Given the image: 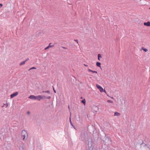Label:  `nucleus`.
<instances>
[{"label":"nucleus","mask_w":150,"mask_h":150,"mask_svg":"<svg viewBox=\"0 0 150 150\" xmlns=\"http://www.w3.org/2000/svg\"><path fill=\"white\" fill-rule=\"evenodd\" d=\"M74 41L76 42L77 43H78V42L77 40H74Z\"/></svg>","instance_id":"23"},{"label":"nucleus","mask_w":150,"mask_h":150,"mask_svg":"<svg viewBox=\"0 0 150 150\" xmlns=\"http://www.w3.org/2000/svg\"><path fill=\"white\" fill-rule=\"evenodd\" d=\"M98 59L99 60H100V58H101V55L100 54H98Z\"/></svg>","instance_id":"15"},{"label":"nucleus","mask_w":150,"mask_h":150,"mask_svg":"<svg viewBox=\"0 0 150 150\" xmlns=\"http://www.w3.org/2000/svg\"><path fill=\"white\" fill-rule=\"evenodd\" d=\"M68 108H69V109L70 110V107H69V105H68Z\"/></svg>","instance_id":"31"},{"label":"nucleus","mask_w":150,"mask_h":150,"mask_svg":"<svg viewBox=\"0 0 150 150\" xmlns=\"http://www.w3.org/2000/svg\"><path fill=\"white\" fill-rule=\"evenodd\" d=\"M22 137H23V140L25 141L28 138V134L27 132L25 130H23L21 132Z\"/></svg>","instance_id":"2"},{"label":"nucleus","mask_w":150,"mask_h":150,"mask_svg":"<svg viewBox=\"0 0 150 150\" xmlns=\"http://www.w3.org/2000/svg\"><path fill=\"white\" fill-rule=\"evenodd\" d=\"M30 113V112H29V111H28V112H27V113H28V114H29V113Z\"/></svg>","instance_id":"28"},{"label":"nucleus","mask_w":150,"mask_h":150,"mask_svg":"<svg viewBox=\"0 0 150 150\" xmlns=\"http://www.w3.org/2000/svg\"><path fill=\"white\" fill-rule=\"evenodd\" d=\"M44 98L47 99H50L51 98V97L50 96H49L48 97H46L45 96V97H44Z\"/></svg>","instance_id":"18"},{"label":"nucleus","mask_w":150,"mask_h":150,"mask_svg":"<svg viewBox=\"0 0 150 150\" xmlns=\"http://www.w3.org/2000/svg\"><path fill=\"white\" fill-rule=\"evenodd\" d=\"M24 144L23 143H22V145L20 146L19 148V150H24Z\"/></svg>","instance_id":"8"},{"label":"nucleus","mask_w":150,"mask_h":150,"mask_svg":"<svg viewBox=\"0 0 150 150\" xmlns=\"http://www.w3.org/2000/svg\"><path fill=\"white\" fill-rule=\"evenodd\" d=\"M3 6V5L1 4H0V8H1Z\"/></svg>","instance_id":"24"},{"label":"nucleus","mask_w":150,"mask_h":150,"mask_svg":"<svg viewBox=\"0 0 150 150\" xmlns=\"http://www.w3.org/2000/svg\"><path fill=\"white\" fill-rule=\"evenodd\" d=\"M149 9L150 10V7L149 8Z\"/></svg>","instance_id":"33"},{"label":"nucleus","mask_w":150,"mask_h":150,"mask_svg":"<svg viewBox=\"0 0 150 150\" xmlns=\"http://www.w3.org/2000/svg\"><path fill=\"white\" fill-rule=\"evenodd\" d=\"M120 113L117 112H115L114 113V115L116 116H119L120 115Z\"/></svg>","instance_id":"13"},{"label":"nucleus","mask_w":150,"mask_h":150,"mask_svg":"<svg viewBox=\"0 0 150 150\" xmlns=\"http://www.w3.org/2000/svg\"><path fill=\"white\" fill-rule=\"evenodd\" d=\"M44 96L38 95V96H36V100H38L40 101L41 99H42L43 98H44Z\"/></svg>","instance_id":"4"},{"label":"nucleus","mask_w":150,"mask_h":150,"mask_svg":"<svg viewBox=\"0 0 150 150\" xmlns=\"http://www.w3.org/2000/svg\"><path fill=\"white\" fill-rule=\"evenodd\" d=\"M107 102L108 103H113V101H112L111 100H108Z\"/></svg>","instance_id":"20"},{"label":"nucleus","mask_w":150,"mask_h":150,"mask_svg":"<svg viewBox=\"0 0 150 150\" xmlns=\"http://www.w3.org/2000/svg\"><path fill=\"white\" fill-rule=\"evenodd\" d=\"M4 107V105H3V106H2V107Z\"/></svg>","instance_id":"32"},{"label":"nucleus","mask_w":150,"mask_h":150,"mask_svg":"<svg viewBox=\"0 0 150 150\" xmlns=\"http://www.w3.org/2000/svg\"><path fill=\"white\" fill-rule=\"evenodd\" d=\"M93 142L91 138H89L88 139V150H97L93 146Z\"/></svg>","instance_id":"1"},{"label":"nucleus","mask_w":150,"mask_h":150,"mask_svg":"<svg viewBox=\"0 0 150 150\" xmlns=\"http://www.w3.org/2000/svg\"><path fill=\"white\" fill-rule=\"evenodd\" d=\"M142 50H143L145 52H146L148 51V49L146 48H144V47H142L141 48Z\"/></svg>","instance_id":"12"},{"label":"nucleus","mask_w":150,"mask_h":150,"mask_svg":"<svg viewBox=\"0 0 150 150\" xmlns=\"http://www.w3.org/2000/svg\"><path fill=\"white\" fill-rule=\"evenodd\" d=\"M29 60V59L28 58H27L24 61L25 62V63L28 60Z\"/></svg>","instance_id":"21"},{"label":"nucleus","mask_w":150,"mask_h":150,"mask_svg":"<svg viewBox=\"0 0 150 150\" xmlns=\"http://www.w3.org/2000/svg\"><path fill=\"white\" fill-rule=\"evenodd\" d=\"M4 105L6 106V108L8 106V104L7 103L6 104H4Z\"/></svg>","instance_id":"22"},{"label":"nucleus","mask_w":150,"mask_h":150,"mask_svg":"<svg viewBox=\"0 0 150 150\" xmlns=\"http://www.w3.org/2000/svg\"><path fill=\"white\" fill-rule=\"evenodd\" d=\"M81 102L84 105H85L86 103L85 99H83V100H82L81 101Z\"/></svg>","instance_id":"14"},{"label":"nucleus","mask_w":150,"mask_h":150,"mask_svg":"<svg viewBox=\"0 0 150 150\" xmlns=\"http://www.w3.org/2000/svg\"><path fill=\"white\" fill-rule=\"evenodd\" d=\"M70 118H71V117H70ZM70 120L71 121V120Z\"/></svg>","instance_id":"34"},{"label":"nucleus","mask_w":150,"mask_h":150,"mask_svg":"<svg viewBox=\"0 0 150 150\" xmlns=\"http://www.w3.org/2000/svg\"><path fill=\"white\" fill-rule=\"evenodd\" d=\"M28 98L31 99L36 100V96L33 95H31L29 96Z\"/></svg>","instance_id":"6"},{"label":"nucleus","mask_w":150,"mask_h":150,"mask_svg":"<svg viewBox=\"0 0 150 150\" xmlns=\"http://www.w3.org/2000/svg\"><path fill=\"white\" fill-rule=\"evenodd\" d=\"M53 91H54V93H56V90L54 89V88H53Z\"/></svg>","instance_id":"25"},{"label":"nucleus","mask_w":150,"mask_h":150,"mask_svg":"<svg viewBox=\"0 0 150 150\" xmlns=\"http://www.w3.org/2000/svg\"><path fill=\"white\" fill-rule=\"evenodd\" d=\"M62 48H63L64 49H67V48L66 47H62Z\"/></svg>","instance_id":"26"},{"label":"nucleus","mask_w":150,"mask_h":150,"mask_svg":"<svg viewBox=\"0 0 150 150\" xmlns=\"http://www.w3.org/2000/svg\"><path fill=\"white\" fill-rule=\"evenodd\" d=\"M108 139L110 141V142H111V140L110 139Z\"/></svg>","instance_id":"30"},{"label":"nucleus","mask_w":150,"mask_h":150,"mask_svg":"<svg viewBox=\"0 0 150 150\" xmlns=\"http://www.w3.org/2000/svg\"><path fill=\"white\" fill-rule=\"evenodd\" d=\"M36 67H31L29 69V71H30L31 69H36Z\"/></svg>","instance_id":"19"},{"label":"nucleus","mask_w":150,"mask_h":150,"mask_svg":"<svg viewBox=\"0 0 150 150\" xmlns=\"http://www.w3.org/2000/svg\"><path fill=\"white\" fill-rule=\"evenodd\" d=\"M96 65L97 66L101 67V63L100 62H97L96 63Z\"/></svg>","instance_id":"11"},{"label":"nucleus","mask_w":150,"mask_h":150,"mask_svg":"<svg viewBox=\"0 0 150 150\" xmlns=\"http://www.w3.org/2000/svg\"><path fill=\"white\" fill-rule=\"evenodd\" d=\"M144 25L145 26H150V22L149 21H148L147 22H144Z\"/></svg>","instance_id":"7"},{"label":"nucleus","mask_w":150,"mask_h":150,"mask_svg":"<svg viewBox=\"0 0 150 150\" xmlns=\"http://www.w3.org/2000/svg\"><path fill=\"white\" fill-rule=\"evenodd\" d=\"M83 65L85 67H88V65L86 64H84Z\"/></svg>","instance_id":"27"},{"label":"nucleus","mask_w":150,"mask_h":150,"mask_svg":"<svg viewBox=\"0 0 150 150\" xmlns=\"http://www.w3.org/2000/svg\"><path fill=\"white\" fill-rule=\"evenodd\" d=\"M18 92H16L14 93L11 94L10 96V98H13L14 97L16 96L18 94Z\"/></svg>","instance_id":"5"},{"label":"nucleus","mask_w":150,"mask_h":150,"mask_svg":"<svg viewBox=\"0 0 150 150\" xmlns=\"http://www.w3.org/2000/svg\"><path fill=\"white\" fill-rule=\"evenodd\" d=\"M42 92L43 93H47L48 94L50 93V91H42Z\"/></svg>","instance_id":"16"},{"label":"nucleus","mask_w":150,"mask_h":150,"mask_svg":"<svg viewBox=\"0 0 150 150\" xmlns=\"http://www.w3.org/2000/svg\"><path fill=\"white\" fill-rule=\"evenodd\" d=\"M25 63V62H24V61L20 63V65H22L24 64Z\"/></svg>","instance_id":"17"},{"label":"nucleus","mask_w":150,"mask_h":150,"mask_svg":"<svg viewBox=\"0 0 150 150\" xmlns=\"http://www.w3.org/2000/svg\"><path fill=\"white\" fill-rule=\"evenodd\" d=\"M70 123L71 125H72V124L71 121H70Z\"/></svg>","instance_id":"29"},{"label":"nucleus","mask_w":150,"mask_h":150,"mask_svg":"<svg viewBox=\"0 0 150 150\" xmlns=\"http://www.w3.org/2000/svg\"><path fill=\"white\" fill-rule=\"evenodd\" d=\"M88 70L89 71L91 72L92 73H95L96 74L97 73V71H93L92 70H91V69H88Z\"/></svg>","instance_id":"10"},{"label":"nucleus","mask_w":150,"mask_h":150,"mask_svg":"<svg viewBox=\"0 0 150 150\" xmlns=\"http://www.w3.org/2000/svg\"><path fill=\"white\" fill-rule=\"evenodd\" d=\"M96 86L97 88L101 92H104L105 93H106V91L105 90H104L102 88V87L101 86H100L97 84Z\"/></svg>","instance_id":"3"},{"label":"nucleus","mask_w":150,"mask_h":150,"mask_svg":"<svg viewBox=\"0 0 150 150\" xmlns=\"http://www.w3.org/2000/svg\"><path fill=\"white\" fill-rule=\"evenodd\" d=\"M51 44V43H50L49 46H47V47H46L45 48V50H46L47 49H48V48H49L50 47H53L54 46V45H52V46H50V45Z\"/></svg>","instance_id":"9"}]
</instances>
